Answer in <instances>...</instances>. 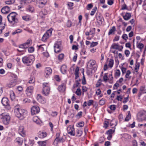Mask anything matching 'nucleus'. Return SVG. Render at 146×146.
I'll use <instances>...</instances> for the list:
<instances>
[{
	"label": "nucleus",
	"instance_id": "338daca9",
	"mask_svg": "<svg viewBox=\"0 0 146 146\" xmlns=\"http://www.w3.org/2000/svg\"><path fill=\"white\" fill-rule=\"evenodd\" d=\"M130 53V52L129 50H125V54L126 56H128Z\"/></svg>",
	"mask_w": 146,
	"mask_h": 146
},
{
	"label": "nucleus",
	"instance_id": "a878e982",
	"mask_svg": "<svg viewBox=\"0 0 146 146\" xmlns=\"http://www.w3.org/2000/svg\"><path fill=\"white\" fill-rule=\"evenodd\" d=\"M65 89V87L64 84H62L60 85L58 88V89L59 91L60 92L64 91Z\"/></svg>",
	"mask_w": 146,
	"mask_h": 146
},
{
	"label": "nucleus",
	"instance_id": "5fc2aeb1",
	"mask_svg": "<svg viewBox=\"0 0 146 146\" xmlns=\"http://www.w3.org/2000/svg\"><path fill=\"white\" fill-rule=\"evenodd\" d=\"M31 41V40L29 39L25 43H24L25 46H27V48L29 46V44Z\"/></svg>",
	"mask_w": 146,
	"mask_h": 146
},
{
	"label": "nucleus",
	"instance_id": "6ab92c4d",
	"mask_svg": "<svg viewBox=\"0 0 146 146\" xmlns=\"http://www.w3.org/2000/svg\"><path fill=\"white\" fill-rule=\"evenodd\" d=\"M36 1L37 4H39L42 7L46 4L47 0H36Z\"/></svg>",
	"mask_w": 146,
	"mask_h": 146
},
{
	"label": "nucleus",
	"instance_id": "ea45409f",
	"mask_svg": "<svg viewBox=\"0 0 146 146\" xmlns=\"http://www.w3.org/2000/svg\"><path fill=\"white\" fill-rule=\"evenodd\" d=\"M97 8L96 7H95L94 8L92 9V11H91L90 13V15L92 16L93 15L96 11Z\"/></svg>",
	"mask_w": 146,
	"mask_h": 146
},
{
	"label": "nucleus",
	"instance_id": "412c9836",
	"mask_svg": "<svg viewBox=\"0 0 146 146\" xmlns=\"http://www.w3.org/2000/svg\"><path fill=\"white\" fill-rule=\"evenodd\" d=\"M67 66L65 65H63L61 68L60 71L63 74L66 73L67 72Z\"/></svg>",
	"mask_w": 146,
	"mask_h": 146
},
{
	"label": "nucleus",
	"instance_id": "79ce46f5",
	"mask_svg": "<svg viewBox=\"0 0 146 146\" xmlns=\"http://www.w3.org/2000/svg\"><path fill=\"white\" fill-rule=\"evenodd\" d=\"M98 44V43L97 42H92L90 44V47H94L97 45Z\"/></svg>",
	"mask_w": 146,
	"mask_h": 146
},
{
	"label": "nucleus",
	"instance_id": "20e7f679",
	"mask_svg": "<svg viewBox=\"0 0 146 146\" xmlns=\"http://www.w3.org/2000/svg\"><path fill=\"white\" fill-rule=\"evenodd\" d=\"M50 88V86L47 83L43 84L42 94L46 96H48L49 94Z\"/></svg>",
	"mask_w": 146,
	"mask_h": 146
},
{
	"label": "nucleus",
	"instance_id": "8fccbe9b",
	"mask_svg": "<svg viewBox=\"0 0 146 146\" xmlns=\"http://www.w3.org/2000/svg\"><path fill=\"white\" fill-rule=\"evenodd\" d=\"M22 31V30L20 29H19L16 30L15 31L13 32L12 33L13 35H14L16 33H20Z\"/></svg>",
	"mask_w": 146,
	"mask_h": 146
},
{
	"label": "nucleus",
	"instance_id": "de8ad7c7",
	"mask_svg": "<svg viewBox=\"0 0 146 146\" xmlns=\"http://www.w3.org/2000/svg\"><path fill=\"white\" fill-rule=\"evenodd\" d=\"M83 78L82 80V83L84 85L86 84V79L84 76V72H83Z\"/></svg>",
	"mask_w": 146,
	"mask_h": 146
},
{
	"label": "nucleus",
	"instance_id": "39448f33",
	"mask_svg": "<svg viewBox=\"0 0 146 146\" xmlns=\"http://www.w3.org/2000/svg\"><path fill=\"white\" fill-rule=\"evenodd\" d=\"M0 118L2 119L4 124L7 125L9 123L10 119V117L9 115L5 113H3L0 115Z\"/></svg>",
	"mask_w": 146,
	"mask_h": 146
},
{
	"label": "nucleus",
	"instance_id": "a19ab883",
	"mask_svg": "<svg viewBox=\"0 0 146 146\" xmlns=\"http://www.w3.org/2000/svg\"><path fill=\"white\" fill-rule=\"evenodd\" d=\"M75 93L78 95V96H80L81 94V92L80 89V88H78L76 92Z\"/></svg>",
	"mask_w": 146,
	"mask_h": 146
},
{
	"label": "nucleus",
	"instance_id": "c85d7f7f",
	"mask_svg": "<svg viewBox=\"0 0 146 146\" xmlns=\"http://www.w3.org/2000/svg\"><path fill=\"white\" fill-rule=\"evenodd\" d=\"M131 17V14L130 13H127L125 15L123 16V18L125 20H128Z\"/></svg>",
	"mask_w": 146,
	"mask_h": 146
},
{
	"label": "nucleus",
	"instance_id": "09e8293b",
	"mask_svg": "<svg viewBox=\"0 0 146 146\" xmlns=\"http://www.w3.org/2000/svg\"><path fill=\"white\" fill-rule=\"evenodd\" d=\"M23 19L26 21H29L30 19L28 16H23L22 17Z\"/></svg>",
	"mask_w": 146,
	"mask_h": 146
},
{
	"label": "nucleus",
	"instance_id": "1a4fd4ad",
	"mask_svg": "<svg viewBox=\"0 0 146 146\" xmlns=\"http://www.w3.org/2000/svg\"><path fill=\"white\" fill-rule=\"evenodd\" d=\"M40 111L39 107L38 106H33L31 109V114L34 115L38 113Z\"/></svg>",
	"mask_w": 146,
	"mask_h": 146
},
{
	"label": "nucleus",
	"instance_id": "49530a36",
	"mask_svg": "<svg viewBox=\"0 0 146 146\" xmlns=\"http://www.w3.org/2000/svg\"><path fill=\"white\" fill-rule=\"evenodd\" d=\"M102 82V80L101 79H99L97 82L96 84V86L97 87H99L101 85Z\"/></svg>",
	"mask_w": 146,
	"mask_h": 146
},
{
	"label": "nucleus",
	"instance_id": "052dcab7",
	"mask_svg": "<svg viewBox=\"0 0 146 146\" xmlns=\"http://www.w3.org/2000/svg\"><path fill=\"white\" fill-rule=\"evenodd\" d=\"M94 101L92 100H90L88 102L87 105L89 106H90L93 103Z\"/></svg>",
	"mask_w": 146,
	"mask_h": 146
},
{
	"label": "nucleus",
	"instance_id": "e433bc0d",
	"mask_svg": "<svg viewBox=\"0 0 146 146\" xmlns=\"http://www.w3.org/2000/svg\"><path fill=\"white\" fill-rule=\"evenodd\" d=\"M33 119L34 122L36 123L37 124L39 123L38 122V121L39 119L37 116H35L33 118Z\"/></svg>",
	"mask_w": 146,
	"mask_h": 146
},
{
	"label": "nucleus",
	"instance_id": "0eeeda50",
	"mask_svg": "<svg viewBox=\"0 0 146 146\" xmlns=\"http://www.w3.org/2000/svg\"><path fill=\"white\" fill-rule=\"evenodd\" d=\"M61 45V43L60 42H57L54 44V51L55 53H58L60 52Z\"/></svg>",
	"mask_w": 146,
	"mask_h": 146
},
{
	"label": "nucleus",
	"instance_id": "c03bdc74",
	"mask_svg": "<svg viewBox=\"0 0 146 146\" xmlns=\"http://www.w3.org/2000/svg\"><path fill=\"white\" fill-rule=\"evenodd\" d=\"M77 124V126L78 127H82L84 126V122L83 121L80 122Z\"/></svg>",
	"mask_w": 146,
	"mask_h": 146
},
{
	"label": "nucleus",
	"instance_id": "4be33fe9",
	"mask_svg": "<svg viewBox=\"0 0 146 146\" xmlns=\"http://www.w3.org/2000/svg\"><path fill=\"white\" fill-rule=\"evenodd\" d=\"M97 22L100 25H101L103 24L104 23V19L101 16H99L97 19Z\"/></svg>",
	"mask_w": 146,
	"mask_h": 146
},
{
	"label": "nucleus",
	"instance_id": "2eb2a0df",
	"mask_svg": "<svg viewBox=\"0 0 146 146\" xmlns=\"http://www.w3.org/2000/svg\"><path fill=\"white\" fill-rule=\"evenodd\" d=\"M47 135V133L45 132L40 131L38 133V136L40 138H43Z\"/></svg>",
	"mask_w": 146,
	"mask_h": 146
},
{
	"label": "nucleus",
	"instance_id": "37998d69",
	"mask_svg": "<svg viewBox=\"0 0 146 146\" xmlns=\"http://www.w3.org/2000/svg\"><path fill=\"white\" fill-rule=\"evenodd\" d=\"M89 63H90L91 67H92V66H93L95 65V61L94 60H90L88 62Z\"/></svg>",
	"mask_w": 146,
	"mask_h": 146
},
{
	"label": "nucleus",
	"instance_id": "9d476101",
	"mask_svg": "<svg viewBox=\"0 0 146 146\" xmlns=\"http://www.w3.org/2000/svg\"><path fill=\"white\" fill-rule=\"evenodd\" d=\"M111 48L114 49H118L119 51H121L123 48L122 46H119L118 44L114 43L111 46Z\"/></svg>",
	"mask_w": 146,
	"mask_h": 146
},
{
	"label": "nucleus",
	"instance_id": "4c0bfd02",
	"mask_svg": "<svg viewBox=\"0 0 146 146\" xmlns=\"http://www.w3.org/2000/svg\"><path fill=\"white\" fill-rule=\"evenodd\" d=\"M120 75V72L119 70L117 69L116 70V72L115 74V77H118Z\"/></svg>",
	"mask_w": 146,
	"mask_h": 146
},
{
	"label": "nucleus",
	"instance_id": "bb28decb",
	"mask_svg": "<svg viewBox=\"0 0 146 146\" xmlns=\"http://www.w3.org/2000/svg\"><path fill=\"white\" fill-rule=\"evenodd\" d=\"M140 92L139 93L141 94L143 93H146V88L144 86H142L140 88Z\"/></svg>",
	"mask_w": 146,
	"mask_h": 146
},
{
	"label": "nucleus",
	"instance_id": "c9c22d12",
	"mask_svg": "<svg viewBox=\"0 0 146 146\" xmlns=\"http://www.w3.org/2000/svg\"><path fill=\"white\" fill-rule=\"evenodd\" d=\"M27 9L29 12H32L34 10V8L31 5H29L27 8Z\"/></svg>",
	"mask_w": 146,
	"mask_h": 146
},
{
	"label": "nucleus",
	"instance_id": "f704fd0d",
	"mask_svg": "<svg viewBox=\"0 0 146 146\" xmlns=\"http://www.w3.org/2000/svg\"><path fill=\"white\" fill-rule=\"evenodd\" d=\"M128 115H127L125 119V121H128L131 118V115L130 114V112L129 111H128Z\"/></svg>",
	"mask_w": 146,
	"mask_h": 146
},
{
	"label": "nucleus",
	"instance_id": "393cba45",
	"mask_svg": "<svg viewBox=\"0 0 146 146\" xmlns=\"http://www.w3.org/2000/svg\"><path fill=\"white\" fill-rule=\"evenodd\" d=\"M79 68L77 66L75 70V73L74 74L75 75V79H77L79 77Z\"/></svg>",
	"mask_w": 146,
	"mask_h": 146
},
{
	"label": "nucleus",
	"instance_id": "2f4dec72",
	"mask_svg": "<svg viewBox=\"0 0 146 146\" xmlns=\"http://www.w3.org/2000/svg\"><path fill=\"white\" fill-rule=\"evenodd\" d=\"M10 96L12 100H13L15 99V95L14 92L11 91L10 92Z\"/></svg>",
	"mask_w": 146,
	"mask_h": 146
},
{
	"label": "nucleus",
	"instance_id": "6e6552de",
	"mask_svg": "<svg viewBox=\"0 0 146 146\" xmlns=\"http://www.w3.org/2000/svg\"><path fill=\"white\" fill-rule=\"evenodd\" d=\"M14 77V80H11L6 86L7 87L9 88H12L16 85V79H17V76L15 75H13Z\"/></svg>",
	"mask_w": 146,
	"mask_h": 146
},
{
	"label": "nucleus",
	"instance_id": "a211bd4d",
	"mask_svg": "<svg viewBox=\"0 0 146 146\" xmlns=\"http://www.w3.org/2000/svg\"><path fill=\"white\" fill-rule=\"evenodd\" d=\"M10 9L9 7L6 6L3 7L1 10L2 13L5 14L8 13L10 11Z\"/></svg>",
	"mask_w": 146,
	"mask_h": 146
},
{
	"label": "nucleus",
	"instance_id": "f257e3e1",
	"mask_svg": "<svg viewBox=\"0 0 146 146\" xmlns=\"http://www.w3.org/2000/svg\"><path fill=\"white\" fill-rule=\"evenodd\" d=\"M14 112L15 115L21 120L25 117L27 114V111L24 109H19L17 106L15 107Z\"/></svg>",
	"mask_w": 146,
	"mask_h": 146
},
{
	"label": "nucleus",
	"instance_id": "4468645a",
	"mask_svg": "<svg viewBox=\"0 0 146 146\" xmlns=\"http://www.w3.org/2000/svg\"><path fill=\"white\" fill-rule=\"evenodd\" d=\"M24 127L23 126H21L19 128V133L23 137H24L25 136V132L24 130Z\"/></svg>",
	"mask_w": 146,
	"mask_h": 146
},
{
	"label": "nucleus",
	"instance_id": "ddd939ff",
	"mask_svg": "<svg viewBox=\"0 0 146 146\" xmlns=\"http://www.w3.org/2000/svg\"><path fill=\"white\" fill-rule=\"evenodd\" d=\"M68 134H69L71 135L74 136L75 135L74 129L73 127H71V126L68 127L67 129Z\"/></svg>",
	"mask_w": 146,
	"mask_h": 146
},
{
	"label": "nucleus",
	"instance_id": "f3484780",
	"mask_svg": "<svg viewBox=\"0 0 146 146\" xmlns=\"http://www.w3.org/2000/svg\"><path fill=\"white\" fill-rule=\"evenodd\" d=\"M65 141V139L62 137L58 139V137H56L53 143L54 145L57 144L58 143L60 142H64Z\"/></svg>",
	"mask_w": 146,
	"mask_h": 146
},
{
	"label": "nucleus",
	"instance_id": "423d86ee",
	"mask_svg": "<svg viewBox=\"0 0 146 146\" xmlns=\"http://www.w3.org/2000/svg\"><path fill=\"white\" fill-rule=\"evenodd\" d=\"M52 30V29L51 28L47 30L46 32L44 34L42 38V41L44 42L46 41L49 37L51 36Z\"/></svg>",
	"mask_w": 146,
	"mask_h": 146
},
{
	"label": "nucleus",
	"instance_id": "9b49d317",
	"mask_svg": "<svg viewBox=\"0 0 146 146\" xmlns=\"http://www.w3.org/2000/svg\"><path fill=\"white\" fill-rule=\"evenodd\" d=\"M36 98L38 102L42 104H44L46 102V100L45 98L42 97L40 94L37 95Z\"/></svg>",
	"mask_w": 146,
	"mask_h": 146
},
{
	"label": "nucleus",
	"instance_id": "dca6fc26",
	"mask_svg": "<svg viewBox=\"0 0 146 146\" xmlns=\"http://www.w3.org/2000/svg\"><path fill=\"white\" fill-rule=\"evenodd\" d=\"M9 100L6 97L3 98L1 100V102L3 106H8Z\"/></svg>",
	"mask_w": 146,
	"mask_h": 146
},
{
	"label": "nucleus",
	"instance_id": "864d4df0",
	"mask_svg": "<svg viewBox=\"0 0 146 146\" xmlns=\"http://www.w3.org/2000/svg\"><path fill=\"white\" fill-rule=\"evenodd\" d=\"M139 65L138 64H135V69L136 72H137L138 69L139 68Z\"/></svg>",
	"mask_w": 146,
	"mask_h": 146
},
{
	"label": "nucleus",
	"instance_id": "603ef678",
	"mask_svg": "<svg viewBox=\"0 0 146 146\" xmlns=\"http://www.w3.org/2000/svg\"><path fill=\"white\" fill-rule=\"evenodd\" d=\"M64 56V55L63 54H60L58 56V59L61 60L63 59Z\"/></svg>",
	"mask_w": 146,
	"mask_h": 146
},
{
	"label": "nucleus",
	"instance_id": "c756f323",
	"mask_svg": "<svg viewBox=\"0 0 146 146\" xmlns=\"http://www.w3.org/2000/svg\"><path fill=\"white\" fill-rule=\"evenodd\" d=\"M47 141V140H45L43 141H39L38 143L40 146H46Z\"/></svg>",
	"mask_w": 146,
	"mask_h": 146
},
{
	"label": "nucleus",
	"instance_id": "f03ea898",
	"mask_svg": "<svg viewBox=\"0 0 146 146\" xmlns=\"http://www.w3.org/2000/svg\"><path fill=\"white\" fill-rule=\"evenodd\" d=\"M34 60L35 57L33 55L26 56L22 58L23 62L27 66L31 65Z\"/></svg>",
	"mask_w": 146,
	"mask_h": 146
},
{
	"label": "nucleus",
	"instance_id": "b1692460",
	"mask_svg": "<svg viewBox=\"0 0 146 146\" xmlns=\"http://www.w3.org/2000/svg\"><path fill=\"white\" fill-rule=\"evenodd\" d=\"M52 72V70L50 68L47 67L46 68L45 70V72L46 75H48L51 74Z\"/></svg>",
	"mask_w": 146,
	"mask_h": 146
},
{
	"label": "nucleus",
	"instance_id": "774afa93",
	"mask_svg": "<svg viewBox=\"0 0 146 146\" xmlns=\"http://www.w3.org/2000/svg\"><path fill=\"white\" fill-rule=\"evenodd\" d=\"M34 50V48L33 47H31L28 49V52H32Z\"/></svg>",
	"mask_w": 146,
	"mask_h": 146
},
{
	"label": "nucleus",
	"instance_id": "0e129e2a",
	"mask_svg": "<svg viewBox=\"0 0 146 146\" xmlns=\"http://www.w3.org/2000/svg\"><path fill=\"white\" fill-rule=\"evenodd\" d=\"M19 47L21 48H27V46H25L24 44L20 45L19 46Z\"/></svg>",
	"mask_w": 146,
	"mask_h": 146
},
{
	"label": "nucleus",
	"instance_id": "473e14b6",
	"mask_svg": "<svg viewBox=\"0 0 146 146\" xmlns=\"http://www.w3.org/2000/svg\"><path fill=\"white\" fill-rule=\"evenodd\" d=\"M80 85L81 84L78 82V80H76L75 84H74L73 85V88H74L78 87H80L81 86Z\"/></svg>",
	"mask_w": 146,
	"mask_h": 146
},
{
	"label": "nucleus",
	"instance_id": "680f3d73",
	"mask_svg": "<svg viewBox=\"0 0 146 146\" xmlns=\"http://www.w3.org/2000/svg\"><path fill=\"white\" fill-rule=\"evenodd\" d=\"M122 37L123 39L125 40H126L128 38L127 35L126 34L123 35Z\"/></svg>",
	"mask_w": 146,
	"mask_h": 146
},
{
	"label": "nucleus",
	"instance_id": "3c124183",
	"mask_svg": "<svg viewBox=\"0 0 146 146\" xmlns=\"http://www.w3.org/2000/svg\"><path fill=\"white\" fill-rule=\"evenodd\" d=\"M114 132V131L113 130L111 129H110L107 131L106 134L108 135L111 134L113 133Z\"/></svg>",
	"mask_w": 146,
	"mask_h": 146
},
{
	"label": "nucleus",
	"instance_id": "f8f14e48",
	"mask_svg": "<svg viewBox=\"0 0 146 146\" xmlns=\"http://www.w3.org/2000/svg\"><path fill=\"white\" fill-rule=\"evenodd\" d=\"M33 88V87L32 86H30L27 88L26 92L27 96H30L32 94Z\"/></svg>",
	"mask_w": 146,
	"mask_h": 146
},
{
	"label": "nucleus",
	"instance_id": "e2e57ef3",
	"mask_svg": "<svg viewBox=\"0 0 146 146\" xmlns=\"http://www.w3.org/2000/svg\"><path fill=\"white\" fill-rule=\"evenodd\" d=\"M110 108L111 110H115L116 108L115 106L114 105H111L110 106Z\"/></svg>",
	"mask_w": 146,
	"mask_h": 146
},
{
	"label": "nucleus",
	"instance_id": "58836bf2",
	"mask_svg": "<svg viewBox=\"0 0 146 146\" xmlns=\"http://www.w3.org/2000/svg\"><path fill=\"white\" fill-rule=\"evenodd\" d=\"M113 60L112 59H110L109 61L108 66L111 68L113 67Z\"/></svg>",
	"mask_w": 146,
	"mask_h": 146
},
{
	"label": "nucleus",
	"instance_id": "69168bd1",
	"mask_svg": "<svg viewBox=\"0 0 146 146\" xmlns=\"http://www.w3.org/2000/svg\"><path fill=\"white\" fill-rule=\"evenodd\" d=\"M121 70L123 74H124L126 72V68L122 67L121 68Z\"/></svg>",
	"mask_w": 146,
	"mask_h": 146
},
{
	"label": "nucleus",
	"instance_id": "7c9ffc66",
	"mask_svg": "<svg viewBox=\"0 0 146 146\" xmlns=\"http://www.w3.org/2000/svg\"><path fill=\"white\" fill-rule=\"evenodd\" d=\"M95 33V29L94 28H93L91 29L90 30V35H92V37L94 36V35Z\"/></svg>",
	"mask_w": 146,
	"mask_h": 146
},
{
	"label": "nucleus",
	"instance_id": "13d9d810",
	"mask_svg": "<svg viewBox=\"0 0 146 146\" xmlns=\"http://www.w3.org/2000/svg\"><path fill=\"white\" fill-rule=\"evenodd\" d=\"M82 114V112L81 111L79 112L76 115V117H78V118L81 117Z\"/></svg>",
	"mask_w": 146,
	"mask_h": 146
},
{
	"label": "nucleus",
	"instance_id": "6e6d98bb",
	"mask_svg": "<svg viewBox=\"0 0 146 146\" xmlns=\"http://www.w3.org/2000/svg\"><path fill=\"white\" fill-rule=\"evenodd\" d=\"M33 1V0H25L23 2H24V4H28L31 3Z\"/></svg>",
	"mask_w": 146,
	"mask_h": 146
},
{
	"label": "nucleus",
	"instance_id": "4d7b16f0",
	"mask_svg": "<svg viewBox=\"0 0 146 146\" xmlns=\"http://www.w3.org/2000/svg\"><path fill=\"white\" fill-rule=\"evenodd\" d=\"M143 46L144 45L142 43H139V44L137 45V47L140 49H141L143 47Z\"/></svg>",
	"mask_w": 146,
	"mask_h": 146
},
{
	"label": "nucleus",
	"instance_id": "bf43d9fd",
	"mask_svg": "<svg viewBox=\"0 0 146 146\" xmlns=\"http://www.w3.org/2000/svg\"><path fill=\"white\" fill-rule=\"evenodd\" d=\"M72 25V23L71 22L69 21H68L66 24V25L67 27H70Z\"/></svg>",
	"mask_w": 146,
	"mask_h": 146
},
{
	"label": "nucleus",
	"instance_id": "cd10ccee",
	"mask_svg": "<svg viewBox=\"0 0 146 146\" xmlns=\"http://www.w3.org/2000/svg\"><path fill=\"white\" fill-rule=\"evenodd\" d=\"M115 30L116 29L115 27L114 26L109 31L108 33V35H110L112 34H114V32L115 31Z\"/></svg>",
	"mask_w": 146,
	"mask_h": 146
},
{
	"label": "nucleus",
	"instance_id": "aec40b11",
	"mask_svg": "<svg viewBox=\"0 0 146 146\" xmlns=\"http://www.w3.org/2000/svg\"><path fill=\"white\" fill-rule=\"evenodd\" d=\"M140 117L141 121H146V111H143L141 112L140 114Z\"/></svg>",
	"mask_w": 146,
	"mask_h": 146
},
{
	"label": "nucleus",
	"instance_id": "72a5a7b5",
	"mask_svg": "<svg viewBox=\"0 0 146 146\" xmlns=\"http://www.w3.org/2000/svg\"><path fill=\"white\" fill-rule=\"evenodd\" d=\"M45 47V45H41L40 46H37L38 50L41 52L44 51V47Z\"/></svg>",
	"mask_w": 146,
	"mask_h": 146
},
{
	"label": "nucleus",
	"instance_id": "7ed1b4c3",
	"mask_svg": "<svg viewBox=\"0 0 146 146\" xmlns=\"http://www.w3.org/2000/svg\"><path fill=\"white\" fill-rule=\"evenodd\" d=\"M17 15V13L15 12H12L8 15L7 18L9 22L11 23H17L18 20L15 17Z\"/></svg>",
	"mask_w": 146,
	"mask_h": 146
},
{
	"label": "nucleus",
	"instance_id": "a18cd8bd",
	"mask_svg": "<svg viewBox=\"0 0 146 146\" xmlns=\"http://www.w3.org/2000/svg\"><path fill=\"white\" fill-rule=\"evenodd\" d=\"M105 103V100L103 99H101L99 102V104L101 105H103Z\"/></svg>",
	"mask_w": 146,
	"mask_h": 146
},
{
	"label": "nucleus",
	"instance_id": "5701e85b",
	"mask_svg": "<svg viewBox=\"0 0 146 146\" xmlns=\"http://www.w3.org/2000/svg\"><path fill=\"white\" fill-rule=\"evenodd\" d=\"M15 141L19 145H21L22 144L23 142V139L19 137H17L15 140Z\"/></svg>",
	"mask_w": 146,
	"mask_h": 146
}]
</instances>
